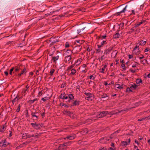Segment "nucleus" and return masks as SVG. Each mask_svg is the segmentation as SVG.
I'll list each match as a JSON object with an SVG mask.
<instances>
[{
  "label": "nucleus",
  "mask_w": 150,
  "mask_h": 150,
  "mask_svg": "<svg viewBox=\"0 0 150 150\" xmlns=\"http://www.w3.org/2000/svg\"><path fill=\"white\" fill-rule=\"evenodd\" d=\"M86 97L85 98L86 100H91L93 98V97H92V95L93 94H86Z\"/></svg>",
  "instance_id": "nucleus-11"
},
{
  "label": "nucleus",
  "mask_w": 150,
  "mask_h": 150,
  "mask_svg": "<svg viewBox=\"0 0 150 150\" xmlns=\"http://www.w3.org/2000/svg\"><path fill=\"white\" fill-rule=\"evenodd\" d=\"M20 105H18V107L16 110V111L17 112H18L20 111Z\"/></svg>",
  "instance_id": "nucleus-48"
},
{
  "label": "nucleus",
  "mask_w": 150,
  "mask_h": 150,
  "mask_svg": "<svg viewBox=\"0 0 150 150\" xmlns=\"http://www.w3.org/2000/svg\"><path fill=\"white\" fill-rule=\"evenodd\" d=\"M79 101L77 100H75L73 103L74 105H79Z\"/></svg>",
  "instance_id": "nucleus-31"
},
{
  "label": "nucleus",
  "mask_w": 150,
  "mask_h": 150,
  "mask_svg": "<svg viewBox=\"0 0 150 150\" xmlns=\"http://www.w3.org/2000/svg\"><path fill=\"white\" fill-rule=\"evenodd\" d=\"M111 139L110 137H105L100 139L99 140V142L102 144H107L110 142V140Z\"/></svg>",
  "instance_id": "nucleus-3"
},
{
  "label": "nucleus",
  "mask_w": 150,
  "mask_h": 150,
  "mask_svg": "<svg viewBox=\"0 0 150 150\" xmlns=\"http://www.w3.org/2000/svg\"><path fill=\"white\" fill-rule=\"evenodd\" d=\"M133 57V55L131 54H129L128 55V57L129 59L132 58Z\"/></svg>",
  "instance_id": "nucleus-54"
},
{
  "label": "nucleus",
  "mask_w": 150,
  "mask_h": 150,
  "mask_svg": "<svg viewBox=\"0 0 150 150\" xmlns=\"http://www.w3.org/2000/svg\"><path fill=\"white\" fill-rule=\"evenodd\" d=\"M82 59L81 58H79L78 59L77 61V63L78 64H80L81 62H82Z\"/></svg>",
  "instance_id": "nucleus-34"
},
{
  "label": "nucleus",
  "mask_w": 150,
  "mask_h": 150,
  "mask_svg": "<svg viewBox=\"0 0 150 150\" xmlns=\"http://www.w3.org/2000/svg\"><path fill=\"white\" fill-rule=\"evenodd\" d=\"M14 70V68H13L12 67L10 70V72H9V74L10 75L12 74V71Z\"/></svg>",
  "instance_id": "nucleus-39"
},
{
  "label": "nucleus",
  "mask_w": 150,
  "mask_h": 150,
  "mask_svg": "<svg viewBox=\"0 0 150 150\" xmlns=\"http://www.w3.org/2000/svg\"><path fill=\"white\" fill-rule=\"evenodd\" d=\"M28 89H26V88H25L24 89H23L22 91V93H27V92L26 91H27Z\"/></svg>",
  "instance_id": "nucleus-37"
},
{
  "label": "nucleus",
  "mask_w": 150,
  "mask_h": 150,
  "mask_svg": "<svg viewBox=\"0 0 150 150\" xmlns=\"http://www.w3.org/2000/svg\"><path fill=\"white\" fill-rule=\"evenodd\" d=\"M13 67L14 68V71L13 72V73H15V72H17L21 69L20 66H15Z\"/></svg>",
  "instance_id": "nucleus-9"
},
{
  "label": "nucleus",
  "mask_w": 150,
  "mask_h": 150,
  "mask_svg": "<svg viewBox=\"0 0 150 150\" xmlns=\"http://www.w3.org/2000/svg\"><path fill=\"white\" fill-rule=\"evenodd\" d=\"M127 7V6H126L124 8L122 11L116 13L115 14L117 16H119L120 15L121 13L125 12V11L126 10V8Z\"/></svg>",
  "instance_id": "nucleus-10"
},
{
  "label": "nucleus",
  "mask_w": 150,
  "mask_h": 150,
  "mask_svg": "<svg viewBox=\"0 0 150 150\" xmlns=\"http://www.w3.org/2000/svg\"><path fill=\"white\" fill-rule=\"evenodd\" d=\"M136 70L135 69H134V70H133L132 69H129V71L132 73H134L136 71Z\"/></svg>",
  "instance_id": "nucleus-46"
},
{
  "label": "nucleus",
  "mask_w": 150,
  "mask_h": 150,
  "mask_svg": "<svg viewBox=\"0 0 150 150\" xmlns=\"http://www.w3.org/2000/svg\"><path fill=\"white\" fill-rule=\"evenodd\" d=\"M122 146H126L128 144L127 142L126 141H122L121 142Z\"/></svg>",
  "instance_id": "nucleus-24"
},
{
  "label": "nucleus",
  "mask_w": 150,
  "mask_h": 150,
  "mask_svg": "<svg viewBox=\"0 0 150 150\" xmlns=\"http://www.w3.org/2000/svg\"><path fill=\"white\" fill-rule=\"evenodd\" d=\"M71 143H70V142H67L65 143L64 144H63L60 145L59 147V150H65L67 146L69 145Z\"/></svg>",
  "instance_id": "nucleus-4"
},
{
  "label": "nucleus",
  "mask_w": 150,
  "mask_h": 150,
  "mask_svg": "<svg viewBox=\"0 0 150 150\" xmlns=\"http://www.w3.org/2000/svg\"><path fill=\"white\" fill-rule=\"evenodd\" d=\"M120 34L118 33H117L113 36V38H117L119 37Z\"/></svg>",
  "instance_id": "nucleus-25"
},
{
  "label": "nucleus",
  "mask_w": 150,
  "mask_h": 150,
  "mask_svg": "<svg viewBox=\"0 0 150 150\" xmlns=\"http://www.w3.org/2000/svg\"><path fill=\"white\" fill-rule=\"evenodd\" d=\"M67 114L71 117L72 118H75V116L74 115V114L69 111H67L66 112Z\"/></svg>",
  "instance_id": "nucleus-12"
},
{
  "label": "nucleus",
  "mask_w": 150,
  "mask_h": 150,
  "mask_svg": "<svg viewBox=\"0 0 150 150\" xmlns=\"http://www.w3.org/2000/svg\"><path fill=\"white\" fill-rule=\"evenodd\" d=\"M69 46V44L68 42H67L65 44V47L66 48L68 47Z\"/></svg>",
  "instance_id": "nucleus-42"
},
{
  "label": "nucleus",
  "mask_w": 150,
  "mask_h": 150,
  "mask_svg": "<svg viewBox=\"0 0 150 150\" xmlns=\"http://www.w3.org/2000/svg\"><path fill=\"white\" fill-rule=\"evenodd\" d=\"M59 58V56H57L56 57H52V60H53V62H56L57 60H58Z\"/></svg>",
  "instance_id": "nucleus-20"
},
{
  "label": "nucleus",
  "mask_w": 150,
  "mask_h": 150,
  "mask_svg": "<svg viewBox=\"0 0 150 150\" xmlns=\"http://www.w3.org/2000/svg\"><path fill=\"white\" fill-rule=\"evenodd\" d=\"M105 96H106L105 97V96H103L102 97V98H101V100H103V98H107V97L108 96H107V94H105Z\"/></svg>",
  "instance_id": "nucleus-51"
},
{
  "label": "nucleus",
  "mask_w": 150,
  "mask_h": 150,
  "mask_svg": "<svg viewBox=\"0 0 150 150\" xmlns=\"http://www.w3.org/2000/svg\"><path fill=\"white\" fill-rule=\"evenodd\" d=\"M87 66V65L85 64H83L82 65V67L84 68V69L85 68V67Z\"/></svg>",
  "instance_id": "nucleus-60"
},
{
  "label": "nucleus",
  "mask_w": 150,
  "mask_h": 150,
  "mask_svg": "<svg viewBox=\"0 0 150 150\" xmlns=\"http://www.w3.org/2000/svg\"><path fill=\"white\" fill-rule=\"evenodd\" d=\"M55 70L54 69H51L50 70V74L51 76H52L53 75V74Z\"/></svg>",
  "instance_id": "nucleus-30"
},
{
  "label": "nucleus",
  "mask_w": 150,
  "mask_h": 150,
  "mask_svg": "<svg viewBox=\"0 0 150 150\" xmlns=\"http://www.w3.org/2000/svg\"><path fill=\"white\" fill-rule=\"evenodd\" d=\"M136 82L137 84H139V83H142V80L141 79H138L136 80Z\"/></svg>",
  "instance_id": "nucleus-29"
},
{
  "label": "nucleus",
  "mask_w": 150,
  "mask_h": 150,
  "mask_svg": "<svg viewBox=\"0 0 150 150\" xmlns=\"http://www.w3.org/2000/svg\"><path fill=\"white\" fill-rule=\"evenodd\" d=\"M141 57H139V59H141L143 58H144V55H141Z\"/></svg>",
  "instance_id": "nucleus-57"
},
{
  "label": "nucleus",
  "mask_w": 150,
  "mask_h": 150,
  "mask_svg": "<svg viewBox=\"0 0 150 150\" xmlns=\"http://www.w3.org/2000/svg\"><path fill=\"white\" fill-rule=\"evenodd\" d=\"M29 87V86L28 85V84H27L25 87V88H26V89H28V88Z\"/></svg>",
  "instance_id": "nucleus-64"
},
{
  "label": "nucleus",
  "mask_w": 150,
  "mask_h": 150,
  "mask_svg": "<svg viewBox=\"0 0 150 150\" xmlns=\"http://www.w3.org/2000/svg\"><path fill=\"white\" fill-rule=\"evenodd\" d=\"M20 98V97H19V96H18V94H16V97L14 98V99L13 100V102H15L16 101H17Z\"/></svg>",
  "instance_id": "nucleus-21"
},
{
  "label": "nucleus",
  "mask_w": 150,
  "mask_h": 150,
  "mask_svg": "<svg viewBox=\"0 0 150 150\" xmlns=\"http://www.w3.org/2000/svg\"><path fill=\"white\" fill-rule=\"evenodd\" d=\"M115 88H117L118 89H122L123 88L122 85H120L118 84H115Z\"/></svg>",
  "instance_id": "nucleus-16"
},
{
  "label": "nucleus",
  "mask_w": 150,
  "mask_h": 150,
  "mask_svg": "<svg viewBox=\"0 0 150 150\" xmlns=\"http://www.w3.org/2000/svg\"><path fill=\"white\" fill-rule=\"evenodd\" d=\"M65 61L66 62H67V61H69L71 59V57L70 55H68L66 56L65 57Z\"/></svg>",
  "instance_id": "nucleus-18"
},
{
  "label": "nucleus",
  "mask_w": 150,
  "mask_h": 150,
  "mask_svg": "<svg viewBox=\"0 0 150 150\" xmlns=\"http://www.w3.org/2000/svg\"><path fill=\"white\" fill-rule=\"evenodd\" d=\"M106 40H104L102 41V42H101V45H103L105 44L106 43Z\"/></svg>",
  "instance_id": "nucleus-44"
},
{
  "label": "nucleus",
  "mask_w": 150,
  "mask_h": 150,
  "mask_svg": "<svg viewBox=\"0 0 150 150\" xmlns=\"http://www.w3.org/2000/svg\"><path fill=\"white\" fill-rule=\"evenodd\" d=\"M26 72V69L24 68L21 71V73L18 74V76L19 77H20L24 73Z\"/></svg>",
  "instance_id": "nucleus-19"
},
{
  "label": "nucleus",
  "mask_w": 150,
  "mask_h": 150,
  "mask_svg": "<svg viewBox=\"0 0 150 150\" xmlns=\"http://www.w3.org/2000/svg\"><path fill=\"white\" fill-rule=\"evenodd\" d=\"M106 37V36L105 35H104L103 36H100V38L101 39V40L103 39V38H105Z\"/></svg>",
  "instance_id": "nucleus-40"
},
{
  "label": "nucleus",
  "mask_w": 150,
  "mask_h": 150,
  "mask_svg": "<svg viewBox=\"0 0 150 150\" xmlns=\"http://www.w3.org/2000/svg\"><path fill=\"white\" fill-rule=\"evenodd\" d=\"M74 67V65H71L69 67H68L67 69V71H68L69 72L70 70H71L72 69H74L73 68Z\"/></svg>",
  "instance_id": "nucleus-23"
},
{
  "label": "nucleus",
  "mask_w": 150,
  "mask_h": 150,
  "mask_svg": "<svg viewBox=\"0 0 150 150\" xmlns=\"http://www.w3.org/2000/svg\"><path fill=\"white\" fill-rule=\"evenodd\" d=\"M100 49L96 50V53H98L100 52Z\"/></svg>",
  "instance_id": "nucleus-56"
},
{
  "label": "nucleus",
  "mask_w": 150,
  "mask_h": 150,
  "mask_svg": "<svg viewBox=\"0 0 150 150\" xmlns=\"http://www.w3.org/2000/svg\"><path fill=\"white\" fill-rule=\"evenodd\" d=\"M31 124L32 127L35 129H40V128L41 126L40 124L32 123Z\"/></svg>",
  "instance_id": "nucleus-7"
},
{
  "label": "nucleus",
  "mask_w": 150,
  "mask_h": 150,
  "mask_svg": "<svg viewBox=\"0 0 150 150\" xmlns=\"http://www.w3.org/2000/svg\"><path fill=\"white\" fill-rule=\"evenodd\" d=\"M137 86V85L134 83H132V84H130L129 85V86L130 88H133L134 89L136 88Z\"/></svg>",
  "instance_id": "nucleus-15"
},
{
  "label": "nucleus",
  "mask_w": 150,
  "mask_h": 150,
  "mask_svg": "<svg viewBox=\"0 0 150 150\" xmlns=\"http://www.w3.org/2000/svg\"><path fill=\"white\" fill-rule=\"evenodd\" d=\"M134 142H135V143H137L138 145H139V143H138V142H137V140L135 139L134 140Z\"/></svg>",
  "instance_id": "nucleus-61"
},
{
  "label": "nucleus",
  "mask_w": 150,
  "mask_h": 150,
  "mask_svg": "<svg viewBox=\"0 0 150 150\" xmlns=\"http://www.w3.org/2000/svg\"><path fill=\"white\" fill-rule=\"evenodd\" d=\"M144 3L142 5H141L140 6V9H142L143 8V7L144 6Z\"/></svg>",
  "instance_id": "nucleus-50"
},
{
  "label": "nucleus",
  "mask_w": 150,
  "mask_h": 150,
  "mask_svg": "<svg viewBox=\"0 0 150 150\" xmlns=\"http://www.w3.org/2000/svg\"><path fill=\"white\" fill-rule=\"evenodd\" d=\"M49 99V97H45L43 98H42L41 100H43V101H45L46 100H48Z\"/></svg>",
  "instance_id": "nucleus-32"
},
{
  "label": "nucleus",
  "mask_w": 150,
  "mask_h": 150,
  "mask_svg": "<svg viewBox=\"0 0 150 150\" xmlns=\"http://www.w3.org/2000/svg\"><path fill=\"white\" fill-rule=\"evenodd\" d=\"M35 136L34 134L30 135L28 134L24 133L23 134L22 137L23 139H26L27 138H30L32 137H34Z\"/></svg>",
  "instance_id": "nucleus-8"
},
{
  "label": "nucleus",
  "mask_w": 150,
  "mask_h": 150,
  "mask_svg": "<svg viewBox=\"0 0 150 150\" xmlns=\"http://www.w3.org/2000/svg\"><path fill=\"white\" fill-rule=\"evenodd\" d=\"M99 150H107V149L104 147H101L99 149Z\"/></svg>",
  "instance_id": "nucleus-43"
},
{
  "label": "nucleus",
  "mask_w": 150,
  "mask_h": 150,
  "mask_svg": "<svg viewBox=\"0 0 150 150\" xmlns=\"http://www.w3.org/2000/svg\"><path fill=\"white\" fill-rule=\"evenodd\" d=\"M139 43V45H144L146 43V41L143 40H138Z\"/></svg>",
  "instance_id": "nucleus-17"
},
{
  "label": "nucleus",
  "mask_w": 150,
  "mask_h": 150,
  "mask_svg": "<svg viewBox=\"0 0 150 150\" xmlns=\"http://www.w3.org/2000/svg\"><path fill=\"white\" fill-rule=\"evenodd\" d=\"M60 98L64 99H68V101L69 102L70 100L74 98V96L73 94H61Z\"/></svg>",
  "instance_id": "nucleus-1"
},
{
  "label": "nucleus",
  "mask_w": 150,
  "mask_h": 150,
  "mask_svg": "<svg viewBox=\"0 0 150 150\" xmlns=\"http://www.w3.org/2000/svg\"><path fill=\"white\" fill-rule=\"evenodd\" d=\"M142 23H143V22H142V21L139 22V23H138V24H137V25H136V26L137 27H138L141 24H142Z\"/></svg>",
  "instance_id": "nucleus-47"
},
{
  "label": "nucleus",
  "mask_w": 150,
  "mask_h": 150,
  "mask_svg": "<svg viewBox=\"0 0 150 150\" xmlns=\"http://www.w3.org/2000/svg\"><path fill=\"white\" fill-rule=\"evenodd\" d=\"M79 48V50L77 51V52H79L81 50V48H80L79 47H75L73 49V51H76V50L77 51V50Z\"/></svg>",
  "instance_id": "nucleus-27"
},
{
  "label": "nucleus",
  "mask_w": 150,
  "mask_h": 150,
  "mask_svg": "<svg viewBox=\"0 0 150 150\" xmlns=\"http://www.w3.org/2000/svg\"><path fill=\"white\" fill-rule=\"evenodd\" d=\"M4 74H5L7 76L8 75V71H5L4 72Z\"/></svg>",
  "instance_id": "nucleus-63"
},
{
  "label": "nucleus",
  "mask_w": 150,
  "mask_h": 150,
  "mask_svg": "<svg viewBox=\"0 0 150 150\" xmlns=\"http://www.w3.org/2000/svg\"><path fill=\"white\" fill-rule=\"evenodd\" d=\"M37 113V112H32V113H31V115H32V116L33 117V115H35V114H36Z\"/></svg>",
  "instance_id": "nucleus-59"
},
{
  "label": "nucleus",
  "mask_w": 150,
  "mask_h": 150,
  "mask_svg": "<svg viewBox=\"0 0 150 150\" xmlns=\"http://www.w3.org/2000/svg\"><path fill=\"white\" fill-rule=\"evenodd\" d=\"M147 62V61L146 59H144L142 61H141V62L143 64L146 63Z\"/></svg>",
  "instance_id": "nucleus-45"
},
{
  "label": "nucleus",
  "mask_w": 150,
  "mask_h": 150,
  "mask_svg": "<svg viewBox=\"0 0 150 150\" xmlns=\"http://www.w3.org/2000/svg\"><path fill=\"white\" fill-rule=\"evenodd\" d=\"M121 66L123 70H125L126 69V68L125 67V65L124 63H122L121 65Z\"/></svg>",
  "instance_id": "nucleus-38"
},
{
  "label": "nucleus",
  "mask_w": 150,
  "mask_h": 150,
  "mask_svg": "<svg viewBox=\"0 0 150 150\" xmlns=\"http://www.w3.org/2000/svg\"><path fill=\"white\" fill-rule=\"evenodd\" d=\"M113 47H110L105 51V53L106 54H107L109 53V52L111 51L113 49Z\"/></svg>",
  "instance_id": "nucleus-13"
},
{
  "label": "nucleus",
  "mask_w": 150,
  "mask_h": 150,
  "mask_svg": "<svg viewBox=\"0 0 150 150\" xmlns=\"http://www.w3.org/2000/svg\"><path fill=\"white\" fill-rule=\"evenodd\" d=\"M117 52L116 50H115V51H113L112 53V56L113 54H115V56H114V57H116V55L117 54Z\"/></svg>",
  "instance_id": "nucleus-33"
},
{
  "label": "nucleus",
  "mask_w": 150,
  "mask_h": 150,
  "mask_svg": "<svg viewBox=\"0 0 150 150\" xmlns=\"http://www.w3.org/2000/svg\"><path fill=\"white\" fill-rule=\"evenodd\" d=\"M139 47V46L137 45V44H136V45L134 48L133 51V52L136 55H139L140 53L139 49H137Z\"/></svg>",
  "instance_id": "nucleus-6"
},
{
  "label": "nucleus",
  "mask_w": 150,
  "mask_h": 150,
  "mask_svg": "<svg viewBox=\"0 0 150 150\" xmlns=\"http://www.w3.org/2000/svg\"><path fill=\"white\" fill-rule=\"evenodd\" d=\"M86 28V27L85 26L83 28H81L80 29H79L78 30V31L79 32L78 33H79L80 32L81 30H84L85 28Z\"/></svg>",
  "instance_id": "nucleus-36"
},
{
  "label": "nucleus",
  "mask_w": 150,
  "mask_h": 150,
  "mask_svg": "<svg viewBox=\"0 0 150 150\" xmlns=\"http://www.w3.org/2000/svg\"><path fill=\"white\" fill-rule=\"evenodd\" d=\"M54 12V11H53V12H50V13H47L46 14H45V15L46 16H48L52 14V13H53Z\"/></svg>",
  "instance_id": "nucleus-53"
},
{
  "label": "nucleus",
  "mask_w": 150,
  "mask_h": 150,
  "mask_svg": "<svg viewBox=\"0 0 150 150\" xmlns=\"http://www.w3.org/2000/svg\"><path fill=\"white\" fill-rule=\"evenodd\" d=\"M89 78L91 79L94 80L95 77L93 75H91L88 77Z\"/></svg>",
  "instance_id": "nucleus-35"
},
{
  "label": "nucleus",
  "mask_w": 150,
  "mask_h": 150,
  "mask_svg": "<svg viewBox=\"0 0 150 150\" xmlns=\"http://www.w3.org/2000/svg\"><path fill=\"white\" fill-rule=\"evenodd\" d=\"M146 118H140V119H139L138 120V121H142L143 120H144V119H145Z\"/></svg>",
  "instance_id": "nucleus-55"
},
{
  "label": "nucleus",
  "mask_w": 150,
  "mask_h": 150,
  "mask_svg": "<svg viewBox=\"0 0 150 150\" xmlns=\"http://www.w3.org/2000/svg\"><path fill=\"white\" fill-rule=\"evenodd\" d=\"M132 13L131 14H133V15H135V12L137 13L138 12V11H135L134 10H132Z\"/></svg>",
  "instance_id": "nucleus-41"
},
{
  "label": "nucleus",
  "mask_w": 150,
  "mask_h": 150,
  "mask_svg": "<svg viewBox=\"0 0 150 150\" xmlns=\"http://www.w3.org/2000/svg\"><path fill=\"white\" fill-rule=\"evenodd\" d=\"M109 149L110 150H115L116 148L115 147H110L109 148Z\"/></svg>",
  "instance_id": "nucleus-52"
},
{
  "label": "nucleus",
  "mask_w": 150,
  "mask_h": 150,
  "mask_svg": "<svg viewBox=\"0 0 150 150\" xmlns=\"http://www.w3.org/2000/svg\"><path fill=\"white\" fill-rule=\"evenodd\" d=\"M111 146H112V147H115L114 146V144L113 143H111Z\"/></svg>",
  "instance_id": "nucleus-58"
},
{
  "label": "nucleus",
  "mask_w": 150,
  "mask_h": 150,
  "mask_svg": "<svg viewBox=\"0 0 150 150\" xmlns=\"http://www.w3.org/2000/svg\"><path fill=\"white\" fill-rule=\"evenodd\" d=\"M37 100V99H34L33 100H30V102H31V103H33L36 100Z\"/></svg>",
  "instance_id": "nucleus-49"
},
{
  "label": "nucleus",
  "mask_w": 150,
  "mask_h": 150,
  "mask_svg": "<svg viewBox=\"0 0 150 150\" xmlns=\"http://www.w3.org/2000/svg\"><path fill=\"white\" fill-rule=\"evenodd\" d=\"M74 138H75V136L74 135H72V136H67L66 138H64V139H69V140H72V139H74Z\"/></svg>",
  "instance_id": "nucleus-22"
},
{
  "label": "nucleus",
  "mask_w": 150,
  "mask_h": 150,
  "mask_svg": "<svg viewBox=\"0 0 150 150\" xmlns=\"http://www.w3.org/2000/svg\"><path fill=\"white\" fill-rule=\"evenodd\" d=\"M149 49L148 48H146L145 50H144V52H147L148 51H149Z\"/></svg>",
  "instance_id": "nucleus-62"
},
{
  "label": "nucleus",
  "mask_w": 150,
  "mask_h": 150,
  "mask_svg": "<svg viewBox=\"0 0 150 150\" xmlns=\"http://www.w3.org/2000/svg\"><path fill=\"white\" fill-rule=\"evenodd\" d=\"M67 85V83L66 82H63L61 86V88H64L66 87Z\"/></svg>",
  "instance_id": "nucleus-28"
},
{
  "label": "nucleus",
  "mask_w": 150,
  "mask_h": 150,
  "mask_svg": "<svg viewBox=\"0 0 150 150\" xmlns=\"http://www.w3.org/2000/svg\"><path fill=\"white\" fill-rule=\"evenodd\" d=\"M108 113L107 111H104L101 112H98L96 114V117L100 118L104 117Z\"/></svg>",
  "instance_id": "nucleus-2"
},
{
  "label": "nucleus",
  "mask_w": 150,
  "mask_h": 150,
  "mask_svg": "<svg viewBox=\"0 0 150 150\" xmlns=\"http://www.w3.org/2000/svg\"><path fill=\"white\" fill-rule=\"evenodd\" d=\"M9 143L6 141V140H2L0 142V146L1 147H5Z\"/></svg>",
  "instance_id": "nucleus-5"
},
{
  "label": "nucleus",
  "mask_w": 150,
  "mask_h": 150,
  "mask_svg": "<svg viewBox=\"0 0 150 150\" xmlns=\"http://www.w3.org/2000/svg\"><path fill=\"white\" fill-rule=\"evenodd\" d=\"M70 71H71V73L69 74V75L70 76L74 75L76 73V70L74 69H72Z\"/></svg>",
  "instance_id": "nucleus-14"
},
{
  "label": "nucleus",
  "mask_w": 150,
  "mask_h": 150,
  "mask_svg": "<svg viewBox=\"0 0 150 150\" xmlns=\"http://www.w3.org/2000/svg\"><path fill=\"white\" fill-rule=\"evenodd\" d=\"M107 65H104L103 66V67L101 69V72L103 73H104V71L105 68L107 67Z\"/></svg>",
  "instance_id": "nucleus-26"
}]
</instances>
